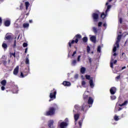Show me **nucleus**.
I'll list each match as a JSON object with an SVG mask.
<instances>
[{"label":"nucleus","instance_id":"1","mask_svg":"<svg viewBox=\"0 0 128 128\" xmlns=\"http://www.w3.org/2000/svg\"><path fill=\"white\" fill-rule=\"evenodd\" d=\"M120 38H122V35H118L116 44L114 46L113 48L112 56L110 60V68H113L114 64H116V62H118L116 60H114V58H116V56H118V54H116V48H120V44L118 43L120 40Z\"/></svg>","mask_w":128,"mask_h":128},{"label":"nucleus","instance_id":"2","mask_svg":"<svg viewBox=\"0 0 128 128\" xmlns=\"http://www.w3.org/2000/svg\"><path fill=\"white\" fill-rule=\"evenodd\" d=\"M56 114V108L54 107H50L46 113V116H54Z\"/></svg>","mask_w":128,"mask_h":128},{"label":"nucleus","instance_id":"3","mask_svg":"<svg viewBox=\"0 0 128 128\" xmlns=\"http://www.w3.org/2000/svg\"><path fill=\"white\" fill-rule=\"evenodd\" d=\"M56 91L55 90L54 92H50V100H49V102H50V100H54L56 98Z\"/></svg>","mask_w":128,"mask_h":128},{"label":"nucleus","instance_id":"4","mask_svg":"<svg viewBox=\"0 0 128 128\" xmlns=\"http://www.w3.org/2000/svg\"><path fill=\"white\" fill-rule=\"evenodd\" d=\"M68 126V122H62L60 124V128H66Z\"/></svg>","mask_w":128,"mask_h":128},{"label":"nucleus","instance_id":"5","mask_svg":"<svg viewBox=\"0 0 128 128\" xmlns=\"http://www.w3.org/2000/svg\"><path fill=\"white\" fill-rule=\"evenodd\" d=\"M78 38H76L75 40L74 39L72 40H70V42H68L69 46L70 48H72V44H74V42H75V44H78Z\"/></svg>","mask_w":128,"mask_h":128},{"label":"nucleus","instance_id":"6","mask_svg":"<svg viewBox=\"0 0 128 128\" xmlns=\"http://www.w3.org/2000/svg\"><path fill=\"white\" fill-rule=\"evenodd\" d=\"M48 126L50 128H54V120H50L48 121Z\"/></svg>","mask_w":128,"mask_h":128},{"label":"nucleus","instance_id":"7","mask_svg":"<svg viewBox=\"0 0 128 128\" xmlns=\"http://www.w3.org/2000/svg\"><path fill=\"white\" fill-rule=\"evenodd\" d=\"M116 88L114 87H112L110 89V92L111 94H116Z\"/></svg>","mask_w":128,"mask_h":128},{"label":"nucleus","instance_id":"8","mask_svg":"<svg viewBox=\"0 0 128 128\" xmlns=\"http://www.w3.org/2000/svg\"><path fill=\"white\" fill-rule=\"evenodd\" d=\"M93 18L94 20V22H96L98 20V14L96 13H94L92 15Z\"/></svg>","mask_w":128,"mask_h":128},{"label":"nucleus","instance_id":"9","mask_svg":"<svg viewBox=\"0 0 128 128\" xmlns=\"http://www.w3.org/2000/svg\"><path fill=\"white\" fill-rule=\"evenodd\" d=\"M26 0H23V2H24V6H26V10H28V6H30V2Z\"/></svg>","mask_w":128,"mask_h":128},{"label":"nucleus","instance_id":"10","mask_svg":"<svg viewBox=\"0 0 128 128\" xmlns=\"http://www.w3.org/2000/svg\"><path fill=\"white\" fill-rule=\"evenodd\" d=\"M93 78H91V79L90 80V86L92 88H94V81L92 80Z\"/></svg>","mask_w":128,"mask_h":128},{"label":"nucleus","instance_id":"11","mask_svg":"<svg viewBox=\"0 0 128 128\" xmlns=\"http://www.w3.org/2000/svg\"><path fill=\"white\" fill-rule=\"evenodd\" d=\"M18 68H19L18 66H17L14 68V74L15 76H16V74H18Z\"/></svg>","mask_w":128,"mask_h":128},{"label":"nucleus","instance_id":"12","mask_svg":"<svg viewBox=\"0 0 128 128\" xmlns=\"http://www.w3.org/2000/svg\"><path fill=\"white\" fill-rule=\"evenodd\" d=\"M90 40L91 41H92V42L95 43L96 40V36H92L90 38Z\"/></svg>","mask_w":128,"mask_h":128},{"label":"nucleus","instance_id":"13","mask_svg":"<svg viewBox=\"0 0 128 128\" xmlns=\"http://www.w3.org/2000/svg\"><path fill=\"white\" fill-rule=\"evenodd\" d=\"M4 24L6 26H10V20H6L4 22Z\"/></svg>","mask_w":128,"mask_h":128},{"label":"nucleus","instance_id":"14","mask_svg":"<svg viewBox=\"0 0 128 128\" xmlns=\"http://www.w3.org/2000/svg\"><path fill=\"white\" fill-rule=\"evenodd\" d=\"M63 84L65 86H70V82H68L64 81L63 82Z\"/></svg>","mask_w":128,"mask_h":128},{"label":"nucleus","instance_id":"15","mask_svg":"<svg viewBox=\"0 0 128 128\" xmlns=\"http://www.w3.org/2000/svg\"><path fill=\"white\" fill-rule=\"evenodd\" d=\"M78 118H80V114H74V118L75 122H76L78 120Z\"/></svg>","mask_w":128,"mask_h":128},{"label":"nucleus","instance_id":"16","mask_svg":"<svg viewBox=\"0 0 128 128\" xmlns=\"http://www.w3.org/2000/svg\"><path fill=\"white\" fill-rule=\"evenodd\" d=\"M93 102H94V100L92 98L90 97L88 100V104H92Z\"/></svg>","mask_w":128,"mask_h":128},{"label":"nucleus","instance_id":"17","mask_svg":"<svg viewBox=\"0 0 128 128\" xmlns=\"http://www.w3.org/2000/svg\"><path fill=\"white\" fill-rule=\"evenodd\" d=\"M26 64H30V60H28V54L26 56Z\"/></svg>","mask_w":128,"mask_h":128},{"label":"nucleus","instance_id":"18","mask_svg":"<svg viewBox=\"0 0 128 128\" xmlns=\"http://www.w3.org/2000/svg\"><path fill=\"white\" fill-rule=\"evenodd\" d=\"M86 92H88V91H87V92H85L84 94V98L86 99V98H88V96L86 95Z\"/></svg>","mask_w":128,"mask_h":128},{"label":"nucleus","instance_id":"19","mask_svg":"<svg viewBox=\"0 0 128 128\" xmlns=\"http://www.w3.org/2000/svg\"><path fill=\"white\" fill-rule=\"evenodd\" d=\"M1 84H2V86H6V80H3L1 82Z\"/></svg>","mask_w":128,"mask_h":128},{"label":"nucleus","instance_id":"20","mask_svg":"<svg viewBox=\"0 0 128 128\" xmlns=\"http://www.w3.org/2000/svg\"><path fill=\"white\" fill-rule=\"evenodd\" d=\"M85 72H86V68H82L81 69H80V72L82 74H84Z\"/></svg>","mask_w":128,"mask_h":128},{"label":"nucleus","instance_id":"21","mask_svg":"<svg viewBox=\"0 0 128 128\" xmlns=\"http://www.w3.org/2000/svg\"><path fill=\"white\" fill-rule=\"evenodd\" d=\"M118 104H116V106L115 108L116 112H118H118H120V110H122V108H119L118 109Z\"/></svg>","mask_w":128,"mask_h":128},{"label":"nucleus","instance_id":"22","mask_svg":"<svg viewBox=\"0 0 128 128\" xmlns=\"http://www.w3.org/2000/svg\"><path fill=\"white\" fill-rule=\"evenodd\" d=\"M29 26H30V25H29L28 24V23H25V24H23V27H24V28H28Z\"/></svg>","mask_w":128,"mask_h":128},{"label":"nucleus","instance_id":"23","mask_svg":"<svg viewBox=\"0 0 128 128\" xmlns=\"http://www.w3.org/2000/svg\"><path fill=\"white\" fill-rule=\"evenodd\" d=\"M86 80H90L92 78H90V75H86Z\"/></svg>","mask_w":128,"mask_h":128},{"label":"nucleus","instance_id":"24","mask_svg":"<svg viewBox=\"0 0 128 128\" xmlns=\"http://www.w3.org/2000/svg\"><path fill=\"white\" fill-rule=\"evenodd\" d=\"M2 47L3 48H8V44H6V43H3L2 44Z\"/></svg>","mask_w":128,"mask_h":128},{"label":"nucleus","instance_id":"25","mask_svg":"<svg viewBox=\"0 0 128 128\" xmlns=\"http://www.w3.org/2000/svg\"><path fill=\"white\" fill-rule=\"evenodd\" d=\"M28 76V74H24V73L21 72V74H20L21 78H24V76Z\"/></svg>","mask_w":128,"mask_h":128},{"label":"nucleus","instance_id":"26","mask_svg":"<svg viewBox=\"0 0 128 128\" xmlns=\"http://www.w3.org/2000/svg\"><path fill=\"white\" fill-rule=\"evenodd\" d=\"M128 104V101H125L122 104H119L120 106H126Z\"/></svg>","mask_w":128,"mask_h":128},{"label":"nucleus","instance_id":"27","mask_svg":"<svg viewBox=\"0 0 128 128\" xmlns=\"http://www.w3.org/2000/svg\"><path fill=\"white\" fill-rule=\"evenodd\" d=\"M106 16V15L104 14V13H102L101 14V18H102V20H104Z\"/></svg>","mask_w":128,"mask_h":128},{"label":"nucleus","instance_id":"28","mask_svg":"<svg viewBox=\"0 0 128 128\" xmlns=\"http://www.w3.org/2000/svg\"><path fill=\"white\" fill-rule=\"evenodd\" d=\"M10 38H11V36H8V35H6V38H5V40H10Z\"/></svg>","mask_w":128,"mask_h":128},{"label":"nucleus","instance_id":"29","mask_svg":"<svg viewBox=\"0 0 128 128\" xmlns=\"http://www.w3.org/2000/svg\"><path fill=\"white\" fill-rule=\"evenodd\" d=\"M112 8V6L110 5H108V6L107 10H106V14L108 13V10H110V8Z\"/></svg>","mask_w":128,"mask_h":128},{"label":"nucleus","instance_id":"30","mask_svg":"<svg viewBox=\"0 0 128 128\" xmlns=\"http://www.w3.org/2000/svg\"><path fill=\"white\" fill-rule=\"evenodd\" d=\"M82 85L84 86V88H86V81L82 80Z\"/></svg>","mask_w":128,"mask_h":128},{"label":"nucleus","instance_id":"31","mask_svg":"<svg viewBox=\"0 0 128 128\" xmlns=\"http://www.w3.org/2000/svg\"><path fill=\"white\" fill-rule=\"evenodd\" d=\"M114 119L115 120H120V118H118V116L116 115L114 116Z\"/></svg>","mask_w":128,"mask_h":128},{"label":"nucleus","instance_id":"32","mask_svg":"<svg viewBox=\"0 0 128 128\" xmlns=\"http://www.w3.org/2000/svg\"><path fill=\"white\" fill-rule=\"evenodd\" d=\"M102 50V47L100 46H98L97 49V51L98 52H100V50Z\"/></svg>","mask_w":128,"mask_h":128},{"label":"nucleus","instance_id":"33","mask_svg":"<svg viewBox=\"0 0 128 128\" xmlns=\"http://www.w3.org/2000/svg\"><path fill=\"white\" fill-rule=\"evenodd\" d=\"M83 42H88V38H86V37H84V38H83Z\"/></svg>","mask_w":128,"mask_h":128},{"label":"nucleus","instance_id":"34","mask_svg":"<svg viewBox=\"0 0 128 128\" xmlns=\"http://www.w3.org/2000/svg\"><path fill=\"white\" fill-rule=\"evenodd\" d=\"M110 98L112 100H116V97L115 96H110Z\"/></svg>","mask_w":128,"mask_h":128},{"label":"nucleus","instance_id":"35","mask_svg":"<svg viewBox=\"0 0 128 128\" xmlns=\"http://www.w3.org/2000/svg\"><path fill=\"white\" fill-rule=\"evenodd\" d=\"M76 36V38H78H78H82V36L80 34H77Z\"/></svg>","mask_w":128,"mask_h":128},{"label":"nucleus","instance_id":"36","mask_svg":"<svg viewBox=\"0 0 128 128\" xmlns=\"http://www.w3.org/2000/svg\"><path fill=\"white\" fill-rule=\"evenodd\" d=\"M90 46H87V52L88 54H90Z\"/></svg>","mask_w":128,"mask_h":128},{"label":"nucleus","instance_id":"37","mask_svg":"<svg viewBox=\"0 0 128 128\" xmlns=\"http://www.w3.org/2000/svg\"><path fill=\"white\" fill-rule=\"evenodd\" d=\"M76 60H74L72 62V66H76Z\"/></svg>","mask_w":128,"mask_h":128},{"label":"nucleus","instance_id":"38","mask_svg":"<svg viewBox=\"0 0 128 128\" xmlns=\"http://www.w3.org/2000/svg\"><path fill=\"white\" fill-rule=\"evenodd\" d=\"M93 30H94V32H95V34H96V27H94L93 28Z\"/></svg>","mask_w":128,"mask_h":128},{"label":"nucleus","instance_id":"39","mask_svg":"<svg viewBox=\"0 0 128 128\" xmlns=\"http://www.w3.org/2000/svg\"><path fill=\"white\" fill-rule=\"evenodd\" d=\"M10 56H13L14 58H16V53H11L10 54Z\"/></svg>","mask_w":128,"mask_h":128},{"label":"nucleus","instance_id":"40","mask_svg":"<svg viewBox=\"0 0 128 128\" xmlns=\"http://www.w3.org/2000/svg\"><path fill=\"white\" fill-rule=\"evenodd\" d=\"M23 46H24V48H26V46H28V44L24 43L23 44Z\"/></svg>","mask_w":128,"mask_h":128},{"label":"nucleus","instance_id":"41","mask_svg":"<svg viewBox=\"0 0 128 128\" xmlns=\"http://www.w3.org/2000/svg\"><path fill=\"white\" fill-rule=\"evenodd\" d=\"M79 125L80 126H82V120H80L78 122Z\"/></svg>","mask_w":128,"mask_h":128},{"label":"nucleus","instance_id":"42","mask_svg":"<svg viewBox=\"0 0 128 128\" xmlns=\"http://www.w3.org/2000/svg\"><path fill=\"white\" fill-rule=\"evenodd\" d=\"M80 56H78V62H80Z\"/></svg>","mask_w":128,"mask_h":128},{"label":"nucleus","instance_id":"43","mask_svg":"<svg viewBox=\"0 0 128 128\" xmlns=\"http://www.w3.org/2000/svg\"><path fill=\"white\" fill-rule=\"evenodd\" d=\"M102 22H99L98 24V26H102Z\"/></svg>","mask_w":128,"mask_h":128},{"label":"nucleus","instance_id":"44","mask_svg":"<svg viewBox=\"0 0 128 128\" xmlns=\"http://www.w3.org/2000/svg\"><path fill=\"white\" fill-rule=\"evenodd\" d=\"M64 122H68V118H66L64 120Z\"/></svg>","mask_w":128,"mask_h":128},{"label":"nucleus","instance_id":"45","mask_svg":"<svg viewBox=\"0 0 128 128\" xmlns=\"http://www.w3.org/2000/svg\"><path fill=\"white\" fill-rule=\"evenodd\" d=\"M76 54V51H74L73 54H72V56H74V54Z\"/></svg>","mask_w":128,"mask_h":128},{"label":"nucleus","instance_id":"46","mask_svg":"<svg viewBox=\"0 0 128 128\" xmlns=\"http://www.w3.org/2000/svg\"><path fill=\"white\" fill-rule=\"evenodd\" d=\"M119 22L120 24H122V18H120Z\"/></svg>","mask_w":128,"mask_h":128},{"label":"nucleus","instance_id":"47","mask_svg":"<svg viewBox=\"0 0 128 128\" xmlns=\"http://www.w3.org/2000/svg\"><path fill=\"white\" fill-rule=\"evenodd\" d=\"M5 88H5L4 86H2L1 87V90H4Z\"/></svg>","mask_w":128,"mask_h":128},{"label":"nucleus","instance_id":"48","mask_svg":"<svg viewBox=\"0 0 128 128\" xmlns=\"http://www.w3.org/2000/svg\"><path fill=\"white\" fill-rule=\"evenodd\" d=\"M16 40H15L14 42V48H15L16 46Z\"/></svg>","mask_w":128,"mask_h":128},{"label":"nucleus","instance_id":"49","mask_svg":"<svg viewBox=\"0 0 128 128\" xmlns=\"http://www.w3.org/2000/svg\"><path fill=\"white\" fill-rule=\"evenodd\" d=\"M74 78H78V74H76L74 76Z\"/></svg>","mask_w":128,"mask_h":128},{"label":"nucleus","instance_id":"50","mask_svg":"<svg viewBox=\"0 0 128 128\" xmlns=\"http://www.w3.org/2000/svg\"><path fill=\"white\" fill-rule=\"evenodd\" d=\"M126 67L124 66L122 68V70H126Z\"/></svg>","mask_w":128,"mask_h":128},{"label":"nucleus","instance_id":"51","mask_svg":"<svg viewBox=\"0 0 128 128\" xmlns=\"http://www.w3.org/2000/svg\"><path fill=\"white\" fill-rule=\"evenodd\" d=\"M2 18H0V26L2 25Z\"/></svg>","mask_w":128,"mask_h":128},{"label":"nucleus","instance_id":"52","mask_svg":"<svg viewBox=\"0 0 128 128\" xmlns=\"http://www.w3.org/2000/svg\"><path fill=\"white\" fill-rule=\"evenodd\" d=\"M74 108H76V110H78V106L76 105V106H74Z\"/></svg>","mask_w":128,"mask_h":128},{"label":"nucleus","instance_id":"53","mask_svg":"<svg viewBox=\"0 0 128 128\" xmlns=\"http://www.w3.org/2000/svg\"><path fill=\"white\" fill-rule=\"evenodd\" d=\"M120 76H118L117 77H116V80H120Z\"/></svg>","mask_w":128,"mask_h":128},{"label":"nucleus","instance_id":"54","mask_svg":"<svg viewBox=\"0 0 128 128\" xmlns=\"http://www.w3.org/2000/svg\"><path fill=\"white\" fill-rule=\"evenodd\" d=\"M88 60H89L90 62H92V58H88Z\"/></svg>","mask_w":128,"mask_h":128},{"label":"nucleus","instance_id":"55","mask_svg":"<svg viewBox=\"0 0 128 128\" xmlns=\"http://www.w3.org/2000/svg\"><path fill=\"white\" fill-rule=\"evenodd\" d=\"M28 52V48H26L25 50V53L26 54Z\"/></svg>","mask_w":128,"mask_h":128},{"label":"nucleus","instance_id":"56","mask_svg":"<svg viewBox=\"0 0 128 128\" xmlns=\"http://www.w3.org/2000/svg\"><path fill=\"white\" fill-rule=\"evenodd\" d=\"M104 26V28H106V24L104 23V24H103Z\"/></svg>","mask_w":128,"mask_h":128},{"label":"nucleus","instance_id":"57","mask_svg":"<svg viewBox=\"0 0 128 128\" xmlns=\"http://www.w3.org/2000/svg\"><path fill=\"white\" fill-rule=\"evenodd\" d=\"M29 22H30V23L32 22V20H29Z\"/></svg>","mask_w":128,"mask_h":128},{"label":"nucleus","instance_id":"58","mask_svg":"<svg viewBox=\"0 0 128 128\" xmlns=\"http://www.w3.org/2000/svg\"><path fill=\"white\" fill-rule=\"evenodd\" d=\"M82 80H84V78L83 76H82Z\"/></svg>","mask_w":128,"mask_h":128},{"label":"nucleus","instance_id":"59","mask_svg":"<svg viewBox=\"0 0 128 128\" xmlns=\"http://www.w3.org/2000/svg\"><path fill=\"white\" fill-rule=\"evenodd\" d=\"M6 58V56H2V58Z\"/></svg>","mask_w":128,"mask_h":128},{"label":"nucleus","instance_id":"60","mask_svg":"<svg viewBox=\"0 0 128 128\" xmlns=\"http://www.w3.org/2000/svg\"><path fill=\"white\" fill-rule=\"evenodd\" d=\"M108 2H107L106 3V6H108Z\"/></svg>","mask_w":128,"mask_h":128},{"label":"nucleus","instance_id":"61","mask_svg":"<svg viewBox=\"0 0 128 128\" xmlns=\"http://www.w3.org/2000/svg\"><path fill=\"white\" fill-rule=\"evenodd\" d=\"M55 106H56V108H58V105H57V104H55Z\"/></svg>","mask_w":128,"mask_h":128},{"label":"nucleus","instance_id":"62","mask_svg":"<svg viewBox=\"0 0 128 128\" xmlns=\"http://www.w3.org/2000/svg\"><path fill=\"white\" fill-rule=\"evenodd\" d=\"M112 0H108V2H112Z\"/></svg>","mask_w":128,"mask_h":128},{"label":"nucleus","instance_id":"63","mask_svg":"<svg viewBox=\"0 0 128 128\" xmlns=\"http://www.w3.org/2000/svg\"><path fill=\"white\" fill-rule=\"evenodd\" d=\"M92 54H94V52H92Z\"/></svg>","mask_w":128,"mask_h":128},{"label":"nucleus","instance_id":"64","mask_svg":"<svg viewBox=\"0 0 128 128\" xmlns=\"http://www.w3.org/2000/svg\"><path fill=\"white\" fill-rule=\"evenodd\" d=\"M74 112V110H73Z\"/></svg>","mask_w":128,"mask_h":128}]
</instances>
